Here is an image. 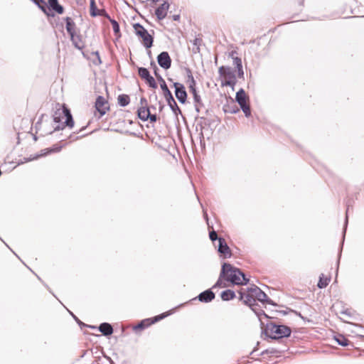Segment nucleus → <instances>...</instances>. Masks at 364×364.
<instances>
[{"instance_id":"c756f323","label":"nucleus","mask_w":364,"mask_h":364,"mask_svg":"<svg viewBox=\"0 0 364 364\" xmlns=\"http://www.w3.org/2000/svg\"><path fill=\"white\" fill-rule=\"evenodd\" d=\"M235 292L230 289L223 291L221 293V298L224 301H229V300L235 298Z\"/></svg>"},{"instance_id":"bb28decb","label":"nucleus","mask_w":364,"mask_h":364,"mask_svg":"<svg viewBox=\"0 0 364 364\" xmlns=\"http://www.w3.org/2000/svg\"><path fill=\"white\" fill-rule=\"evenodd\" d=\"M49 154L50 153L48 152V149L47 148V149L41 150L40 154L31 155L29 158H24L23 160L25 162H28V161H31L33 160H36V159H39L40 157L45 156Z\"/></svg>"},{"instance_id":"ea45409f","label":"nucleus","mask_w":364,"mask_h":364,"mask_svg":"<svg viewBox=\"0 0 364 364\" xmlns=\"http://www.w3.org/2000/svg\"><path fill=\"white\" fill-rule=\"evenodd\" d=\"M187 82L188 84V89L191 87H196V81L195 80L193 75L187 78Z\"/></svg>"},{"instance_id":"a211bd4d","label":"nucleus","mask_w":364,"mask_h":364,"mask_svg":"<svg viewBox=\"0 0 364 364\" xmlns=\"http://www.w3.org/2000/svg\"><path fill=\"white\" fill-rule=\"evenodd\" d=\"M223 110L225 113L236 114L240 112V108L232 100L230 104L227 103L223 106Z\"/></svg>"},{"instance_id":"e433bc0d","label":"nucleus","mask_w":364,"mask_h":364,"mask_svg":"<svg viewBox=\"0 0 364 364\" xmlns=\"http://www.w3.org/2000/svg\"><path fill=\"white\" fill-rule=\"evenodd\" d=\"M255 291L257 292V296L255 297V301L258 300L260 301H264L266 300L267 296L260 289H256Z\"/></svg>"},{"instance_id":"20e7f679","label":"nucleus","mask_w":364,"mask_h":364,"mask_svg":"<svg viewBox=\"0 0 364 364\" xmlns=\"http://www.w3.org/2000/svg\"><path fill=\"white\" fill-rule=\"evenodd\" d=\"M218 73L220 77L225 78V80L222 81L221 85L223 87H231L232 88L237 83V78L235 74V71L230 66L222 65L218 69Z\"/></svg>"},{"instance_id":"412c9836","label":"nucleus","mask_w":364,"mask_h":364,"mask_svg":"<svg viewBox=\"0 0 364 364\" xmlns=\"http://www.w3.org/2000/svg\"><path fill=\"white\" fill-rule=\"evenodd\" d=\"M158 81L160 83V87H161V89L162 92H163V95H164V97L165 100H167V99H169L170 97H172L173 95H172L171 92L170 91V90L168 89V86H167L164 79V78H161Z\"/></svg>"},{"instance_id":"4468645a","label":"nucleus","mask_w":364,"mask_h":364,"mask_svg":"<svg viewBox=\"0 0 364 364\" xmlns=\"http://www.w3.org/2000/svg\"><path fill=\"white\" fill-rule=\"evenodd\" d=\"M65 22V28L69 36L74 35L76 33V24L71 17L67 16L64 18Z\"/></svg>"},{"instance_id":"7c9ffc66","label":"nucleus","mask_w":364,"mask_h":364,"mask_svg":"<svg viewBox=\"0 0 364 364\" xmlns=\"http://www.w3.org/2000/svg\"><path fill=\"white\" fill-rule=\"evenodd\" d=\"M138 75L140 76V77L142 80H144L151 74L147 68H144V67H139L138 68Z\"/></svg>"},{"instance_id":"37998d69","label":"nucleus","mask_w":364,"mask_h":364,"mask_svg":"<svg viewBox=\"0 0 364 364\" xmlns=\"http://www.w3.org/2000/svg\"><path fill=\"white\" fill-rule=\"evenodd\" d=\"M205 129H200V132L198 133V136H199V139H200V143L202 145H205V141H204V134H203V131Z\"/></svg>"},{"instance_id":"603ef678","label":"nucleus","mask_w":364,"mask_h":364,"mask_svg":"<svg viewBox=\"0 0 364 364\" xmlns=\"http://www.w3.org/2000/svg\"><path fill=\"white\" fill-rule=\"evenodd\" d=\"M102 12H104V14H104V17L107 18L109 21H110V19H112V18L110 17V16L109 15V14H107V13L106 12V11L102 10Z\"/></svg>"},{"instance_id":"473e14b6","label":"nucleus","mask_w":364,"mask_h":364,"mask_svg":"<svg viewBox=\"0 0 364 364\" xmlns=\"http://www.w3.org/2000/svg\"><path fill=\"white\" fill-rule=\"evenodd\" d=\"M240 108L242 110L246 117H250L251 116V108L247 102L240 105Z\"/></svg>"},{"instance_id":"0e129e2a","label":"nucleus","mask_w":364,"mask_h":364,"mask_svg":"<svg viewBox=\"0 0 364 364\" xmlns=\"http://www.w3.org/2000/svg\"><path fill=\"white\" fill-rule=\"evenodd\" d=\"M303 3H304V0H299V4L300 5H303Z\"/></svg>"},{"instance_id":"2f4dec72","label":"nucleus","mask_w":364,"mask_h":364,"mask_svg":"<svg viewBox=\"0 0 364 364\" xmlns=\"http://www.w3.org/2000/svg\"><path fill=\"white\" fill-rule=\"evenodd\" d=\"M146 84L151 88L156 89L158 85L155 79L150 75L144 80Z\"/></svg>"},{"instance_id":"6e6552de","label":"nucleus","mask_w":364,"mask_h":364,"mask_svg":"<svg viewBox=\"0 0 364 364\" xmlns=\"http://www.w3.org/2000/svg\"><path fill=\"white\" fill-rule=\"evenodd\" d=\"M175 89V95L178 102L181 104H185L187 101L188 94L183 84L175 82L173 83Z\"/></svg>"},{"instance_id":"f8f14e48","label":"nucleus","mask_w":364,"mask_h":364,"mask_svg":"<svg viewBox=\"0 0 364 364\" xmlns=\"http://www.w3.org/2000/svg\"><path fill=\"white\" fill-rule=\"evenodd\" d=\"M46 7L58 14H62L64 12V8L59 4L58 0H48Z\"/></svg>"},{"instance_id":"0eeeda50","label":"nucleus","mask_w":364,"mask_h":364,"mask_svg":"<svg viewBox=\"0 0 364 364\" xmlns=\"http://www.w3.org/2000/svg\"><path fill=\"white\" fill-rule=\"evenodd\" d=\"M256 289H259V287L254 286L250 288L247 292H244L242 290L240 291V299L247 304L252 306L253 302L255 301V297L257 296V292L255 291Z\"/></svg>"},{"instance_id":"4c0bfd02","label":"nucleus","mask_w":364,"mask_h":364,"mask_svg":"<svg viewBox=\"0 0 364 364\" xmlns=\"http://www.w3.org/2000/svg\"><path fill=\"white\" fill-rule=\"evenodd\" d=\"M62 148H63L62 145L55 144L53 145L51 147L48 148V152L50 154H51V153L60 152L61 151Z\"/></svg>"},{"instance_id":"4be33fe9","label":"nucleus","mask_w":364,"mask_h":364,"mask_svg":"<svg viewBox=\"0 0 364 364\" xmlns=\"http://www.w3.org/2000/svg\"><path fill=\"white\" fill-rule=\"evenodd\" d=\"M331 279V277L330 275L321 274L319 277V281L317 284L318 287L320 289L326 288L330 283Z\"/></svg>"},{"instance_id":"39448f33","label":"nucleus","mask_w":364,"mask_h":364,"mask_svg":"<svg viewBox=\"0 0 364 364\" xmlns=\"http://www.w3.org/2000/svg\"><path fill=\"white\" fill-rule=\"evenodd\" d=\"M133 27L136 35L142 39L144 47L147 49L150 48L153 46L154 37L139 23H134Z\"/></svg>"},{"instance_id":"8fccbe9b","label":"nucleus","mask_w":364,"mask_h":364,"mask_svg":"<svg viewBox=\"0 0 364 364\" xmlns=\"http://www.w3.org/2000/svg\"><path fill=\"white\" fill-rule=\"evenodd\" d=\"M90 124V122H89L87 125L85 126H83L82 127H81L77 132H74V134L75 133H80L82 132L83 130H85L88 126L89 124Z\"/></svg>"},{"instance_id":"f03ea898","label":"nucleus","mask_w":364,"mask_h":364,"mask_svg":"<svg viewBox=\"0 0 364 364\" xmlns=\"http://www.w3.org/2000/svg\"><path fill=\"white\" fill-rule=\"evenodd\" d=\"M53 117L54 122L58 123V124L50 134H52L53 132L62 130L65 127L70 129L74 127L75 122L71 112L65 105H63L62 109H57L55 112Z\"/></svg>"},{"instance_id":"3c124183","label":"nucleus","mask_w":364,"mask_h":364,"mask_svg":"<svg viewBox=\"0 0 364 364\" xmlns=\"http://www.w3.org/2000/svg\"><path fill=\"white\" fill-rule=\"evenodd\" d=\"M158 104H159V112H161L163 110V109L164 108V105L161 101H159Z\"/></svg>"},{"instance_id":"dca6fc26","label":"nucleus","mask_w":364,"mask_h":364,"mask_svg":"<svg viewBox=\"0 0 364 364\" xmlns=\"http://www.w3.org/2000/svg\"><path fill=\"white\" fill-rule=\"evenodd\" d=\"M70 41L75 48L78 50H82L85 47L84 43L82 40V36L80 34H74L70 36Z\"/></svg>"},{"instance_id":"864d4df0","label":"nucleus","mask_w":364,"mask_h":364,"mask_svg":"<svg viewBox=\"0 0 364 364\" xmlns=\"http://www.w3.org/2000/svg\"><path fill=\"white\" fill-rule=\"evenodd\" d=\"M172 19L175 21H179L180 19V15L179 14H175L172 16Z\"/></svg>"},{"instance_id":"cd10ccee","label":"nucleus","mask_w":364,"mask_h":364,"mask_svg":"<svg viewBox=\"0 0 364 364\" xmlns=\"http://www.w3.org/2000/svg\"><path fill=\"white\" fill-rule=\"evenodd\" d=\"M90 14L92 17H96L98 15H101L100 10L97 7L95 0H90Z\"/></svg>"},{"instance_id":"c85d7f7f","label":"nucleus","mask_w":364,"mask_h":364,"mask_svg":"<svg viewBox=\"0 0 364 364\" xmlns=\"http://www.w3.org/2000/svg\"><path fill=\"white\" fill-rule=\"evenodd\" d=\"M110 23L112 26V29L114 33V36L119 38L121 37L120 33V26L119 23L115 19H110Z\"/></svg>"},{"instance_id":"680f3d73","label":"nucleus","mask_w":364,"mask_h":364,"mask_svg":"<svg viewBox=\"0 0 364 364\" xmlns=\"http://www.w3.org/2000/svg\"><path fill=\"white\" fill-rule=\"evenodd\" d=\"M147 53H148L149 56L150 58H151V50H148V52H147Z\"/></svg>"},{"instance_id":"a878e982","label":"nucleus","mask_w":364,"mask_h":364,"mask_svg":"<svg viewBox=\"0 0 364 364\" xmlns=\"http://www.w3.org/2000/svg\"><path fill=\"white\" fill-rule=\"evenodd\" d=\"M117 102L119 106L126 107L130 102V97L128 95L121 94L117 97Z\"/></svg>"},{"instance_id":"7ed1b4c3","label":"nucleus","mask_w":364,"mask_h":364,"mask_svg":"<svg viewBox=\"0 0 364 364\" xmlns=\"http://www.w3.org/2000/svg\"><path fill=\"white\" fill-rule=\"evenodd\" d=\"M291 332L289 327L284 325H277L274 323H267L265 328L267 336L274 339L288 337Z\"/></svg>"},{"instance_id":"79ce46f5","label":"nucleus","mask_w":364,"mask_h":364,"mask_svg":"<svg viewBox=\"0 0 364 364\" xmlns=\"http://www.w3.org/2000/svg\"><path fill=\"white\" fill-rule=\"evenodd\" d=\"M194 106L196 111L199 113L203 107H204V104L202 102V100L200 99V102H194Z\"/></svg>"},{"instance_id":"c03bdc74","label":"nucleus","mask_w":364,"mask_h":364,"mask_svg":"<svg viewBox=\"0 0 364 364\" xmlns=\"http://www.w3.org/2000/svg\"><path fill=\"white\" fill-rule=\"evenodd\" d=\"M210 238L212 241L216 240L218 239V235L215 231H212L210 232Z\"/></svg>"},{"instance_id":"6ab92c4d","label":"nucleus","mask_w":364,"mask_h":364,"mask_svg":"<svg viewBox=\"0 0 364 364\" xmlns=\"http://www.w3.org/2000/svg\"><path fill=\"white\" fill-rule=\"evenodd\" d=\"M233 65L235 66L237 70V76L239 78L244 77V71L242 68V59L239 57L233 58Z\"/></svg>"},{"instance_id":"69168bd1","label":"nucleus","mask_w":364,"mask_h":364,"mask_svg":"<svg viewBox=\"0 0 364 364\" xmlns=\"http://www.w3.org/2000/svg\"><path fill=\"white\" fill-rule=\"evenodd\" d=\"M100 14H101L100 16H104L105 14H104V12H102V10H100Z\"/></svg>"},{"instance_id":"393cba45","label":"nucleus","mask_w":364,"mask_h":364,"mask_svg":"<svg viewBox=\"0 0 364 364\" xmlns=\"http://www.w3.org/2000/svg\"><path fill=\"white\" fill-rule=\"evenodd\" d=\"M99 330L104 336H109L113 333L112 326L108 323H101Z\"/></svg>"},{"instance_id":"ddd939ff","label":"nucleus","mask_w":364,"mask_h":364,"mask_svg":"<svg viewBox=\"0 0 364 364\" xmlns=\"http://www.w3.org/2000/svg\"><path fill=\"white\" fill-rule=\"evenodd\" d=\"M199 121L197 123L196 129H198V127H200V129H205L208 128H210L214 120L211 119L210 117L201 116L199 118Z\"/></svg>"},{"instance_id":"4d7b16f0","label":"nucleus","mask_w":364,"mask_h":364,"mask_svg":"<svg viewBox=\"0 0 364 364\" xmlns=\"http://www.w3.org/2000/svg\"><path fill=\"white\" fill-rule=\"evenodd\" d=\"M159 0H146V1H151L152 3L154 4H156L159 1Z\"/></svg>"},{"instance_id":"bf43d9fd","label":"nucleus","mask_w":364,"mask_h":364,"mask_svg":"<svg viewBox=\"0 0 364 364\" xmlns=\"http://www.w3.org/2000/svg\"><path fill=\"white\" fill-rule=\"evenodd\" d=\"M347 225H348V220H347V218H346V220H345V223H344V226H343V228H347Z\"/></svg>"},{"instance_id":"9d476101","label":"nucleus","mask_w":364,"mask_h":364,"mask_svg":"<svg viewBox=\"0 0 364 364\" xmlns=\"http://www.w3.org/2000/svg\"><path fill=\"white\" fill-rule=\"evenodd\" d=\"M106 104H107V101L104 98V97L101 95L97 96L95 107L96 110L100 113V117H102L105 114L107 110L109 109V107H104Z\"/></svg>"},{"instance_id":"e2e57ef3","label":"nucleus","mask_w":364,"mask_h":364,"mask_svg":"<svg viewBox=\"0 0 364 364\" xmlns=\"http://www.w3.org/2000/svg\"><path fill=\"white\" fill-rule=\"evenodd\" d=\"M149 107L150 108V109H156V107H155V106H154V105H151V106H150V107Z\"/></svg>"},{"instance_id":"774afa93","label":"nucleus","mask_w":364,"mask_h":364,"mask_svg":"<svg viewBox=\"0 0 364 364\" xmlns=\"http://www.w3.org/2000/svg\"><path fill=\"white\" fill-rule=\"evenodd\" d=\"M348 209H349V208H348V207H347V209H346V213H348Z\"/></svg>"},{"instance_id":"052dcab7","label":"nucleus","mask_w":364,"mask_h":364,"mask_svg":"<svg viewBox=\"0 0 364 364\" xmlns=\"http://www.w3.org/2000/svg\"><path fill=\"white\" fill-rule=\"evenodd\" d=\"M33 140H34L35 141H37V139H38L37 136H36V134H34V135L33 136Z\"/></svg>"},{"instance_id":"6e6d98bb","label":"nucleus","mask_w":364,"mask_h":364,"mask_svg":"<svg viewBox=\"0 0 364 364\" xmlns=\"http://www.w3.org/2000/svg\"><path fill=\"white\" fill-rule=\"evenodd\" d=\"M92 132H90V134H92ZM89 134H90V133H89ZM87 135H88V134H82V135H81L80 136H77V137L75 138V139H78L79 138H80V137H83V136H87Z\"/></svg>"},{"instance_id":"423d86ee","label":"nucleus","mask_w":364,"mask_h":364,"mask_svg":"<svg viewBox=\"0 0 364 364\" xmlns=\"http://www.w3.org/2000/svg\"><path fill=\"white\" fill-rule=\"evenodd\" d=\"M168 315V314L164 313L154 316V318L144 319L137 325L134 326L132 328L135 332H140L141 331L149 327L151 325L155 323L156 322L164 318Z\"/></svg>"},{"instance_id":"f704fd0d","label":"nucleus","mask_w":364,"mask_h":364,"mask_svg":"<svg viewBox=\"0 0 364 364\" xmlns=\"http://www.w3.org/2000/svg\"><path fill=\"white\" fill-rule=\"evenodd\" d=\"M150 65H151V67L154 70V74L156 80H159V79L163 78V77L159 74V69L156 66L155 62L154 60H151Z\"/></svg>"},{"instance_id":"a19ab883","label":"nucleus","mask_w":364,"mask_h":364,"mask_svg":"<svg viewBox=\"0 0 364 364\" xmlns=\"http://www.w3.org/2000/svg\"><path fill=\"white\" fill-rule=\"evenodd\" d=\"M146 118V121L149 120L151 123H154L158 119L157 115L156 114H151V112L148 113L147 117Z\"/></svg>"},{"instance_id":"1a4fd4ad","label":"nucleus","mask_w":364,"mask_h":364,"mask_svg":"<svg viewBox=\"0 0 364 364\" xmlns=\"http://www.w3.org/2000/svg\"><path fill=\"white\" fill-rule=\"evenodd\" d=\"M159 65L164 70H168L171 66V58L167 51L160 53L156 58Z\"/></svg>"},{"instance_id":"13d9d810","label":"nucleus","mask_w":364,"mask_h":364,"mask_svg":"<svg viewBox=\"0 0 364 364\" xmlns=\"http://www.w3.org/2000/svg\"><path fill=\"white\" fill-rule=\"evenodd\" d=\"M206 221H207V225H208V228H213V225H210L209 224V222H208V218H206Z\"/></svg>"},{"instance_id":"72a5a7b5","label":"nucleus","mask_w":364,"mask_h":364,"mask_svg":"<svg viewBox=\"0 0 364 364\" xmlns=\"http://www.w3.org/2000/svg\"><path fill=\"white\" fill-rule=\"evenodd\" d=\"M335 339L338 342V343L342 346H346L349 344V341L342 335H338L336 336Z\"/></svg>"},{"instance_id":"c9c22d12","label":"nucleus","mask_w":364,"mask_h":364,"mask_svg":"<svg viewBox=\"0 0 364 364\" xmlns=\"http://www.w3.org/2000/svg\"><path fill=\"white\" fill-rule=\"evenodd\" d=\"M189 92L193 95V102H200V99H201L200 95L198 94L196 87H191L189 89Z\"/></svg>"},{"instance_id":"aec40b11","label":"nucleus","mask_w":364,"mask_h":364,"mask_svg":"<svg viewBox=\"0 0 364 364\" xmlns=\"http://www.w3.org/2000/svg\"><path fill=\"white\" fill-rule=\"evenodd\" d=\"M198 297L202 302H209L215 298V294L210 290H206L200 293Z\"/></svg>"},{"instance_id":"a18cd8bd","label":"nucleus","mask_w":364,"mask_h":364,"mask_svg":"<svg viewBox=\"0 0 364 364\" xmlns=\"http://www.w3.org/2000/svg\"><path fill=\"white\" fill-rule=\"evenodd\" d=\"M93 55H96L97 58V63H96L95 61H94V63L95 64H101L102 61L100 60V54H99V52L98 51H95V52H93L92 53Z\"/></svg>"},{"instance_id":"5fc2aeb1","label":"nucleus","mask_w":364,"mask_h":364,"mask_svg":"<svg viewBox=\"0 0 364 364\" xmlns=\"http://www.w3.org/2000/svg\"><path fill=\"white\" fill-rule=\"evenodd\" d=\"M210 112H211V111H210L209 109H206V110L205 111V117H209V116L210 115Z\"/></svg>"},{"instance_id":"49530a36","label":"nucleus","mask_w":364,"mask_h":364,"mask_svg":"<svg viewBox=\"0 0 364 364\" xmlns=\"http://www.w3.org/2000/svg\"><path fill=\"white\" fill-rule=\"evenodd\" d=\"M237 51H236V50H232V51L229 52V53H228V58H231L232 59H233V58L237 57V56H236V55H237Z\"/></svg>"},{"instance_id":"b1692460","label":"nucleus","mask_w":364,"mask_h":364,"mask_svg":"<svg viewBox=\"0 0 364 364\" xmlns=\"http://www.w3.org/2000/svg\"><path fill=\"white\" fill-rule=\"evenodd\" d=\"M150 112V108L148 106H141L137 109L138 117L143 122H146L148 113Z\"/></svg>"},{"instance_id":"f3484780","label":"nucleus","mask_w":364,"mask_h":364,"mask_svg":"<svg viewBox=\"0 0 364 364\" xmlns=\"http://www.w3.org/2000/svg\"><path fill=\"white\" fill-rule=\"evenodd\" d=\"M248 100H249V97L247 96L246 92L244 90V89L240 88L236 92L235 101L238 103L239 105L247 102Z\"/></svg>"},{"instance_id":"2eb2a0df","label":"nucleus","mask_w":364,"mask_h":364,"mask_svg":"<svg viewBox=\"0 0 364 364\" xmlns=\"http://www.w3.org/2000/svg\"><path fill=\"white\" fill-rule=\"evenodd\" d=\"M168 106L170 107L171 110L173 112V114L176 117H178L179 114H182V112L179 107L178 106L173 96L170 97L169 99L166 100Z\"/></svg>"},{"instance_id":"de8ad7c7","label":"nucleus","mask_w":364,"mask_h":364,"mask_svg":"<svg viewBox=\"0 0 364 364\" xmlns=\"http://www.w3.org/2000/svg\"><path fill=\"white\" fill-rule=\"evenodd\" d=\"M140 104L141 106H148L147 100L145 97H141L140 99Z\"/></svg>"},{"instance_id":"58836bf2","label":"nucleus","mask_w":364,"mask_h":364,"mask_svg":"<svg viewBox=\"0 0 364 364\" xmlns=\"http://www.w3.org/2000/svg\"><path fill=\"white\" fill-rule=\"evenodd\" d=\"M201 43H202V39L201 38H196L193 41V46H195L196 47V50H195V48H193V52L194 53H197V52L200 51V46L201 45Z\"/></svg>"},{"instance_id":"9b49d317","label":"nucleus","mask_w":364,"mask_h":364,"mask_svg":"<svg viewBox=\"0 0 364 364\" xmlns=\"http://www.w3.org/2000/svg\"><path fill=\"white\" fill-rule=\"evenodd\" d=\"M169 4L168 1H165L163 4H161L159 7H157L155 10V14L158 20L161 21L166 18L167 15V11L169 9Z\"/></svg>"},{"instance_id":"09e8293b","label":"nucleus","mask_w":364,"mask_h":364,"mask_svg":"<svg viewBox=\"0 0 364 364\" xmlns=\"http://www.w3.org/2000/svg\"><path fill=\"white\" fill-rule=\"evenodd\" d=\"M185 71L186 73L187 78L193 76L192 71L189 68H185Z\"/></svg>"},{"instance_id":"338daca9","label":"nucleus","mask_w":364,"mask_h":364,"mask_svg":"<svg viewBox=\"0 0 364 364\" xmlns=\"http://www.w3.org/2000/svg\"><path fill=\"white\" fill-rule=\"evenodd\" d=\"M155 100H157V95H154Z\"/></svg>"},{"instance_id":"5701e85b","label":"nucleus","mask_w":364,"mask_h":364,"mask_svg":"<svg viewBox=\"0 0 364 364\" xmlns=\"http://www.w3.org/2000/svg\"><path fill=\"white\" fill-rule=\"evenodd\" d=\"M218 251L225 255L230 254V248L225 239L221 237L218 238Z\"/></svg>"},{"instance_id":"f257e3e1","label":"nucleus","mask_w":364,"mask_h":364,"mask_svg":"<svg viewBox=\"0 0 364 364\" xmlns=\"http://www.w3.org/2000/svg\"><path fill=\"white\" fill-rule=\"evenodd\" d=\"M225 280L237 285L246 284L249 282V279L246 278L245 275L239 269L226 263L223 265L222 271L215 287L220 288L226 287L228 285Z\"/></svg>"}]
</instances>
